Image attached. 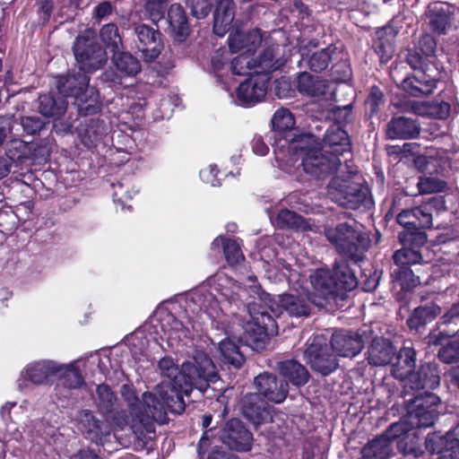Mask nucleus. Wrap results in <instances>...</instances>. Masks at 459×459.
<instances>
[{
    "label": "nucleus",
    "mask_w": 459,
    "mask_h": 459,
    "mask_svg": "<svg viewBox=\"0 0 459 459\" xmlns=\"http://www.w3.org/2000/svg\"><path fill=\"white\" fill-rule=\"evenodd\" d=\"M235 17V4L232 0H218L214 12L213 31L224 36L230 29Z\"/></svg>",
    "instance_id": "obj_25"
},
{
    "label": "nucleus",
    "mask_w": 459,
    "mask_h": 459,
    "mask_svg": "<svg viewBox=\"0 0 459 459\" xmlns=\"http://www.w3.org/2000/svg\"><path fill=\"white\" fill-rule=\"evenodd\" d=\"M212 248L222 247L225 258L230 264L238 263L243 258L239 247L235 240L220 237L212 242Z\"/></svg>",
    "instance_id": "obj_42"
},
{
    "label": "nucleus",
    "mask_w": 459,
    "mask_h": 459,
    "mask_svg": "<svg viewBox=\"0 0 459 459\" xmlns=\"http://www.w3.org/2000/svg\"><path fill=\"white\" fill-rule=\"evenodd\" d=\"M158 369L164 378L161 383L169 385L168 391L174 389L183 398L189 395L194 387L203 392L207 382L217 380L212 359L201 351L184 362L180 369L172 358L164 357L159 360Z\"/></svg>",
    "instance_id": "obj_2"
},
{
    "label": "nucleus",
    "mask_w": 459,
    "mask_h": 459,
    "mask_svg": "<svg viewBox=\"0 0 459 459\" xmlns=\"http://www.w3.org/2000/svg\"><path fill=\"white\" fill-rule=\"evenodd\" d=\"M58 375L64 378V385L69 388H78L83 384V378L74 364L63 365Z\"/></svg>",
    "instance_id": "obj_48"
},
{
    "label": "nucleus",
    "mask_w": 459,
    "mask_h": 459,
    "mask_svg": "<svg viewBox=\"0 0 459 459\" xmlns=\"http://www.w3.org/2000/svg\"><path fill=\"white\" fill-rule=\"evenodd\" d=\"M334 50L335 48L329 46L313 53L307 61L309 68L315 72L325 70L329 65Z\"/></svg>",
    "instance_id": "obj_46"
},
{
    "label": "nucleus",
    "mask_w": 459,
    "mask_h": 459,
    "mask_svg": "<svg viewBox=\"0 0 459 459\" xmlns=\"http://www.w3.org/2000/svg\"><path fill=\"white\" fill-rule=\"evenodd\" d=\"M329 194L339 205L354 210L366 202L368 190L358 174L350 172L347 177L339 175L333 178Z\"/></svg>",
    "instance_id": "obj_9"
},
{
    "label": "nucleus",
    "mask_w": 459,
    "mask_h": 459,
    "mask_svg": "<svg viewBox=\"0 0 459 459\" xmlns=\"http://www.w3.org/2000/svg\"><path fill=\"white\" fill-rule=\"evenodd\" d=\"M134 33L138 39L137 48L142 52L143 58L147 62L156 59L163 49L161 33L145 24L136 25Z\"/></svg>",
    "instance_id": "obj_16"
},
{
    "label": "nucleus",
    "mask_w": 459,
    "mask_h": 459,
    "mask_svg": "<svg viewBox=\"0 0 459 459\" xmlns=\"http://www.w3.org/2000/svg\"><path fill=\"white\" fill-rule=\"evenodd\" d=\"M415 227L414 229H429L432 227V213L430 204H423L414 208Z\"/></svg>",
    "instance_id": "obj_51"
},
{
    "label": "nucleus",
    "mask_w": 459,
    "mask_h": 459,
    "mask_svg": "<svg viewBox=\"0 0 459 459\" xmlns=\"http://www.w3.org/2000/svg\"><path fill=\"white\" fill-rule=\"evenodd\" d=\"M74 52L79 68L83 73L68 75L58 81V92L63 97L74 98L79 110L87 114L94 113L98 108L99 92L94 87H89L86 73L100 68L107 60L106 53L96 43V34L86 30L75 40Z\"/></svg>",
    "instance_id": "obj_1"
},
{
    "label": "nucleus",
    "mask_w": 459,
    "mask_h": 459,
    "mask_svg": "<svg viewBox=\"0 0 459 459\" xmlns=\"http://www.w3.org/2000/svg\"><path fill=\"white\" fill-rule=\"evenodd\" d=\"M100 38L104 44L111 48L112 50L118 49L122 43L118 29L114 23L104 25L100 30Z\"/></svg>",
    "instance_id": "obj_49"
},
{
    "label": "nucleus",
    "mask_w": 459,
    "mask_h": 459,
    "mask_svg": "<svg viewBox=\"0 0 459 459\" xmlns=\"http://www.w3.org/2000/svg\"><path fill=\"white\" fill-rule=\"evenodd\" d=\"M327 84L325 81L318 76L311 75L308 73H301L298 77V90L300 93L310 97L324 96Z\"/></svg>",
    "instance_id": "obj_34"
},
{
    "label": "nucleus",
    "mask_w": 459,
    "mask_h": 459,
    "mask_svg": "<svg viewBox=\"0 0 459 459\" xmlns=\"http://www.w3.org/2000/svg\"><path fill=\"white\" fill-rule=\"evenodd\" d=\"M254 53H242L236 56L231 62V71L238 75H247L251 71L255 72L256 60L253 57Z\"/></svg>",
    "instance_id": "obj_45"
},
{
    "label": "nucleus",
    "mask_w": 459,
    "mask_h": 459,
    "mask_svg": "<svg viewBox=\"0 0 459 459\" xmlns=\"http://www.w3.org/2000/svg\"><path fill=\"white\" fill-rule=\"evenodd\" d=\"M425 446L429 453L440 455L438 459H459V425L446 435L429 434Z\"/></svg>",
    "instance_id": "obj_14"
},
{
    "label": "nucleus",
    "mask_w": 459,
    "mask_h": 459,
    "mask_svg": "<svg viewBox=\"0 0 459 459\" xmlns=\"http://www.w3.org/2000/svg\"><path fill=\"white\" fill-rule=\"evenodd\" d=\"M310 298L303 296H294L291 294H284L279 297V304L277 307H282L290 316H307L310 314Z\"/></svg>",
    "instance_id": "obj_32"
},
{
    "label": "nucleus",
    "mask_w": 459,
    "mask_h": 459,
    "mask_svg": "<svg viewBox=\"0 0 459 459\" xmlns=\"http://www.w3.org/2000/svg\"><path fill=\"white\" fill-rule=\"evenodd\" d=\"M415 216L414 209L403 210L397 215V222L405 228L414 229Z\"/></svg>",
    "instance_id": "obj_60"
},
{
    "label": "nucleus",
    "mask_w": 459,
    "mask_h": 459,
    "mask_svg": "<svg viewBox=\"0 0 459 459\" xmlns=\"http://www.w3.org/2000/svg\"><path fill=\"white\" fill-rule=\"evenodd\" d=\"M403 423H394L382 436L369 441L361 450L363 459H389L393 455L392 442L404 431Z\"/></svg>",
    "instance_id": "obj_13"
},
{
    "label": "nucleus",
    "mask_w": 459,
    "mask_h": 459,
    "mask_svg": "<svg viewBox=\"0 0 459 459\" xmlns=\"http://www.w3.org/2000/svg\"><path fill=\"white\" fill-rule=\"evenodd\" d=\"M419 48L426 56H431L436 50V42L429 35L423 36L419 41Z\"/></svg>",
    "instance_id": "obj_61"
},
{
    "label": "nucleus",
    "mask_w": 459,
    "mask_h": 459,
    "mask_svg": "<svg viewBox=\"0 0 459 459\" xmlns=\"http://www.w3.org/2000/svg\"><path fill=\"white\" fill-rule=\"evenodd\" d=\"M416 352L412 348L400 350L396 362L393 365L392 374L395 378L404 381V393L420 388H436L439 385L440 377L435 364H424L414 371Z\"/></svg>",
    "instance_id": "obj_5"
},
{
    "label": "nucleus",
    "mask_w": 459,
    "mask_h": 459,
    "mask_svg": "<svg viewBox=\"0 0 459 459\" xmlns=\"http://www.w3.org/2000/svg\"><path fill=\"white\" fill-rule=\"evenodd\" d=\"M216 290L229 301H235L242 297L244 288L233 279L224 274L217 276Z\"/></svg>",
    "instance_id": "obj_39"
},
{
    "label": "nucleus",
    "mask_w": 459,
    "mask_h": 459,
    "mask_svg": "<svg viewBox=\"0 0 459 459\" xmlns=\"http://www.w3.org/2000/svg\"><path fill=\"white\" fill-rule=\"evenodd\" d=\"M393 257L397 266L392 272L393 279L400 281L403 289H410L419 284V277L415 276L409 267L421 262L422 255L420 251L411 247H403L395 251Z\"/></svg>",
    "instance_id": "obj_12"
},
{
    "label": "nucleus",
    "mask_w": 459,
    "mask_h": 459,
    "mask_svg": "<svg viewBox=\"0 0 459 459\" xmlns=\"http://www.w3.org/2000/svg\"><path fill=\"white\" fill-rule=\"evenodd\" d=\"M219 351L225 363L239 368L244 360L238 346L230 339H224L219 342Z\"/></svg>",
    "instance_id": "obj_41"
},
{
    "label": "nucleus",
    "mask_w": 459,
    "mask_h": 459,
    "mask_svg": "<svg viewBox=\"0 0 459 459\" xmlns=\"http://www.w3.org/2000/svg\"><path fill=\"white\" fill-rule=\"evenodd\" d=\"M366 331L341 330L332 336L331 346L337 356L355 357L363 349Z\"/></svg>",
    "instance_id": "obj_15"
},
{
    "label": "nucleus",
    "mask_w": 459,
    "mask_h": 459,
    "mask_svg": "<svg viewBox=\"0 0 459 459\" xmlns=\"http://www.w3.org/2000/svg\"><path fill=\"white\" fill-rule=\"evenodd\" d=\"M218 172L219 170L215 165H209L201 169L200 178L205 184L216 186L219 185V179L217 178Z\"/></svg>",
    "instance_id": "obj_58"
},
{
    "label": "nucleus",
    "mask_w": 459,
    "mask_h": 459,
    "mask_svg": "<svg viewBox=\"0 0 459 459\" xmlns=\"http://www.w3.org/2000/svg\"><path fill=\"white\" fill-rule=\"evenodd\" d=\"M383 94L377 87H372L367 103L371 107L372 110L382 102Z\"/></svg>",
    "instance_id": "obj_63"
},
{
    "label": "nucleus",
    "mask_w": 459,
    "mask_h": 459,
    "mask_svg": "<svg viewBox=\"0 0 459 459\" xmlns=\"http://www.w3.org/2000/svg\"><path fill=\"white\" fill-rule=\"evenodd\" d=\"M192 14L197 19L206 17L211 10L209 0H187Z\"/></svg>",
    "instance_id": "obj_57"
},
{
    "label": "nucleus",
    "mask_w": 459,
    "mask_h": 459,
    "mask_svg": "<svg viewBox=\"0 0 459 459\" xmlns=\"http://www.w3.org/2000/svg\"><path fill=\"white\" fill-rule=\"evenodd\" d=\"M273 223L280 229H289L300 231L312 230V226L308 221L304 220L296 212L287 209H282L278 212L277 216L273 220Z\"/></svg>",
    "instance_id": "obj_35"
},
{
    "label": "nucleus",
    "mask_w": 459,
    "mask_h": 459,
    "mask_svg": "<svg viewBox=\"0 0 459 459\" xmlns=\"http://www.w3.org/2000/svg\"><path fill=\"white\" fill-rule=\"evenodd\" d=\"M255 385L259 394L271 402L281 403L287 397L288 384L278 381L276 377L272 374L263 373L258 375L255 378Z\"/></svg>",
    "instance_id": "obj_20"
},
{
    "label": "nucleus",
    "mask_w": 459,
    "mask_h": 459,
    "mask_svg": "<svg viewBox=\"0 0 459 459\" xmlns=\"http://www.w3.org/2000/svg\"><path fill=\"white\" fill-rule=\"evenodd\" d=\"M188 306L193 303L197 309L204 310L210 317H217L220 312L219 301L213 294L203 289L191 294L187 301Z\"/></svg>",
    "instance_id": "obj_33"
},
{
    "label": "nucleus",
    "mask_w": 459,
    "mask_h": 459,
    "mask_svg": "<svg viewBox=\"0 0 459 459\" xmlns=\"http://www.w3.org/2000/svg\"><path fill=\"white\" fill-rule=\"evenodd\" d=\"M394 355L392 343L383 338H375L368 351V362L375 366L387 365Z\"/></svg>",
    "instance_id": "obj_27"
},
{
    "label": "nucleus",
    "mask_w": 459,
    "mask_h": 459,
    "mask_svg": "<svg viewBox=\"0 0 459 459\" xmlns=\"http://www.w3.org/2000/svg\"><path fill=\"white\" fill-rule=\"evenodd\" d=\"M168 19L175 39L179 42L184 41L189 28L183 7L178 4H171L168 11Z\"/></svg>",
    "instance_id": "obj_31"
},
{
    "label": "nucleus",
    "mask_w": 459,
    "mask_h": 459,
    "mask_svg": "<svg viewBox=\"0 0 459 459\" xmlns=\"http://www.w3.org/2000/svg\"><path fill=\"white\" fill-rule=\"evenodd\" d=\"M452 7L446 3H435L429 7L427 17L431 29L445 33L450 24Z\"/></svg>",
    "instance_id": "obj_28"
},
{
    "label": "nucleus",
    "mask_w": 459,
    "mask_h": 459,
    "mask_svg": "<svg viewBox=\"0 0 459 459\" xmlns=\"http://www.w3.org/2000/svg\"><path fill=\"white\" fill-rule=\"evenodd\" d=\"M250 319L244 326V340L252 349L259 351L264 348L269 335L275 331L273 317L257 304L248 306Z\"/></svg>",
    "instance_id": "obj_10"
},
{
    "label": "nucleus",
    "mask_w": 459,
    "mask_h": 459,
    "mask_svg": "<svg viewBox=\"0 0 459 459\" xmlns=\"http://www.w3.org/2000/svg\"><path fill=\"white\" fill-rule=\"evenodd\" d=\"M321 148L333 157L341 158L349 155L351 151L349 136L343 129L333 126L325 132Z\"/></svg>",
    "instance_id": "obj_21"
},
{
    "label": "nucleus",
    "mask_w": 459,
    "mask_h": 459,
    "mask_svg": "<svg viewBox=\"0 0 459 459\" xmlns=\"http://www.w3.org/2000/svg\"><path fill=\"white\" fill-rule=\"evenodd\" d=\"M431 111L433 114H431V117H435L440 119H445L448 117L450 112V105L446 102H441V103H436L432 104Z\"/></svg>",
    "instance_id": "obj_62"
},
{
    "label": "nucleus",
    "mask_w": 459,
    "mask_h": 459,
    "mask_svg": "<svg viewBox=\"0 0 459 459\" xmlns=\"http://www.w3.org/2000/svg\"><path fill=\"white\" fill-rule=\"evenodd\" d=\"M436 85L437 81L422 71L416 72L414 75L407 77L402 82L403 89L415 97L431 94Z\"/></svg>",
    "instance_id": "obj_24"
},
{
    "label": "nucleus",
    "mask_w": 459,
    "mask_h": 459,
    "mask_svg": "<svg viewBox=\"0 0 459 459\" xmlns=\"http://www.w3.org/2000/svg\"><path fill=\"white\" fill-rule=\"evenodd\" d=\"M417 186L420 194L429 195L432 193L442 192L446 189V184L437 178L423 177L420 178Z\"/></svg>",
    "instance_id": "obj_50"
},
{
    "label": "nucleus",
    "mask_w": 459,
    "mask_h": 459,
    "mask_svg": "<svg viewBox=\"0 0 459 459\" xmlns=\"http://www.w3.org/2000/svg\"><path fill=\"white\" fill-rule=\"evenodd\" d=\"M97 395L99 399V407L104 411H110L116 396L114 393L106 385H100L97 387Z\"/></svg>",
    "instance_id": "obj_53"
},
{
    "label": "nucleus",
    "mask_w": 459,
    "mask_h": 459,
    "mask_svg": "<svg viewBox=\"0 0 459 459\" xmlns=\"http://www.w3.org/2000/svg\"><path fill=\"white\" fill-rule=\"evenodd\" d=\"M121 394L127 403L130 414L135 418L142 400L135 395L134 390L127 385L122 386Z\"/></svg>",
    "instance_id": "obj_55"
},
{
    "label": "nucleus",
    "mask_w": 459,
    "mask_h": 459,
    "mask_svg": "<svg viewBox=\"0 0 459 459\" xmlns=\"http://www.w3.org/2000/svg\"><path fill=\"white\" fill-rule=\"evenodd\" d=\"M130 184V178H126L123 181L117 182V184H112L114 188L113 197L115 202H121L123 204L125 199L132 198V192L128 189Z\"/></svg>",
    "instance_id": "obj_56"
},
{
    "label": "nucleus",
    "mask_w": 459,
    "mask_h": 459,
    "mask_svg": "<svg viewBox=\"0 0 459 459\" xmlns=\"http://www.w3.org/2000/svg\"><path fill=\"white\" fill-rule=\"evenodd\" d=\"M376 51L380 55L381 59H389L394 52L393 46L390 43L385 44L381 41L376 42Z\"/></svg>",
    "instance_id": "obj_64"
},
{
    "label": "nucleus",
    "mask_w": 459,
    "mask_h": 459,
    "mask_svg": "<svg viewBox=\"0 0 459 459\" xmlns=\"http://www.w3.org/2000/svg\"><path fill=\"white\" fill-rule=\"evenodd\" d=\"M410 390L409 394L404 393V396H411L406 399L408 405L407 418L408 422L412 428H427L431 426L437 415V407L440 403L438 396L427 390Z\"/></svg>",
    "instance_id": "obj_8"
},
{
    "label": "nucleus",
    "mask_w": 459,
    "mask_h": 459,
    "mask_svg": "<svg viewBox=\"0 0 459 459\" xmlns=\"http://www.w3.org/2000/svg\"><path fill=\"white\" fill-rule=\"evenodd\" d=\"M113 61L117 70L127 75H134L141 70L139 61L129 53H115Z\"/></svg>",
    "instance_id": "obj_43"
},
{
    "label": "nucleus",
    "mask_w": 459,
    "mask_h": 459,
    "mask_svg": "<svg viewBox=\"0 0 459 459\" xmlns=\"http://www.w3.org/2000/svg\"><path fill=\"white\" fill-rule=\"evenodd\" d=\"M440 313L441 308L436 303L419 307L414 309L412 315L408 319V325L411 329L418 330L420 326L434 320Z\"/></svg>",
    "instance_id": "obj_36"
},
{
    "label": "nucleus",
    "mask_w": 459,
    "mask_h": 459,
    "mask_svg": "<svg viewBox=\"0 0 459 459\" xmlns=\"http://www.w3.org/2000/svg\"><path fill=\"white\" fill-rule=\"evenodd\" d=\"M433 150H429L426 154L418 156L414 162L419 169L429 174L439 173L446 161L443 156H435Z\"/></svg>",
    "instance_id": "obj_40"
},
{
    "label": "nucleus",
    "mask_w": 459,
    "mask_h": 459,
    "mask_svg": "<svg viewBox=\"0 0 459 459\" xmlns=\"http://www.w3.org/2000/svg\"><path fill=\"white\" fill-rule=\"evenodd\" d=\"M419 134V125L411 118L396 117L392 119L387 125L386 134L391 139L413 138Z\"/></svg>",
    "instance_id": "obj_30"
},
{
    "label": "nucleus",
    "mask_w": 459,
    "mask_h": 459,
    "mask_svg": "<svg viewBox=\"0 0 459 459\" xmlns=\"http://www.w3.org/2000/svg\"><path fill=\"white\" fill-rule=\"evenodd\" d=\"M450 335L443 332L430 333L428 337L429 345H441L438 351V358L445 363L450 364L459 359V341L449 340Z\"/></svg>",
    "instance_id": "obj_23"
},
{
    "label": "nucleus",
    "mask_w": 459,
    "mask_h": 459,
    "mask_svg": "<svg viewBox=\"0 0 459 459\" xmlns=\"http://www.w3.org/2000/svg\"><path fill=\"white\" fill-rule=\"evenodd\" d=\"M63 364L54 360H39L28 364L21 372V377L33 385H48L53 377L63 369Z\"/></svg>",
    "instance_id": "obj_17"
},
{
    "label": "nucleus",
    "mask_w": 459,
    "mask_h": 459,
    "mask_svg": "<svg viewBox=\"0 0 459 459\" xmlns=\"http://www.w3.org/2000/svg\"><path fill=\"white\" fill-rule=\"evenodd\" d=\"M166 3L163 0H148L145 4V11L149 19L157 22L164 16Z\"/></svg>",
    "instance_id": "obj_54"
},
{
    "label": "nucleus",
    "mask_w": 459,
    "mask_h": 459,
    "mask_svg": "<svg viewBox=\"0 0 459 459\" xmlns=\"http://www.w3.org/2000/svg\"><path fill=\"white\" fill-rule=\"evenodd\" d=\"M398 423H403L405 427L401 436L394 438V440H397L398 449L404 455L413 454L416 455L419 452L416 428L411 426L407 418Z\"/></svg>",
    "instance_id": "obj_37"
},
{
    "label": "nucleus",
    "mask_w": 459,
    "mask_h": 459,
    "mask_svg": "<svg viewBox=\"0 0 459 459\" xmlns=\"http://www.w3.org/2000/svg\"><path fill=\"white\" fill-rule=\"evenodd\" d=\"M242 412L255 424H260L269 414L266 410V403L258 394H248L243 397Z\"/></svg>",
    "instance_id": "obj_26"
},
{
    "label": "nucleus",
    "mask_w": 459,
    "mask_h": 459,
    "mask_svg": "<svg viewBox=\"0 0 459 459\" xmlns=\"http://www.w3.org/2000/svg\"><path fill=\"white\" fill-rule=\"evenodd\" d=\"M39 112L46 117L62 116L67 108V102L62 97L54 98L51 95H42L39 98Z\"/></svg>",
    "instance_id": "obj_38"
},
{
    "label": "nucleus",
    "mask_w": 459,
    "mask_h": 459,
    "mask_svg": "<svg viewBox=\"0 0 459 459\" xmlns=\"http://www.w3.org/2000/svg\"><path fill=\"white\" fill-rule=\"evenodd\" d=\"M329 351L327 340L323 335H316L305 351L306 361L312 369L324 376L329 375L339 366L337 355Z\"/></svg>",
    "instance_id": "obj_11"
},
{
    "label": "nucleus",
    "mask_w": 459,
    "mask_h": 459,
    "mask_svg": "<svg viewBox=\"0 0 459 459\" xmlns=\"http://www.w3.org/2000/svg\"><path fill=\"white\" fill-rule=\"evenodd\" d=\"M22 125L28 134H34L41 130L44 123L39 117H22Z\"/></svg>",
    "instance_id": "obj_59"
},
{
    "label": "nucleus",
    "mask_w": 459,
    "mask_h": 459,
    "mask_svg": "<svg viewBox=\"0 0 459 459\" xmlns=\"http://www.w3.org/2000/svg\"><path fill=\"white\" fill-rule=\"evenodd\" d=\"M221 441L230 449L248 451L253 441L252 434L237 419L229 420L221 433Z\"/></svg>",
    "instance_id": "obj_18"
},
{
    "label": "nucleus",
    "mask_w": 459,
    "mask_h": 459,
    "mask_svg": "<svg viewBox=\"0 0 459 459\" xmlns=\"http://www.w3.org/2000/svg\"><path fill=\"white\" fill-rule=\"evenodd\" d=\"M168 389V384L160 383L153 391L143 394L135 419L146 428L152 421L163 423L168 410L175 413L184 411V398L176 390Z\"/></svg>",
    "instance_id": "obj_4"
},
{
    "label": "nucleus",
    "mask_w": 459,
    "mask_h": 459,
    "mask_svg": "<svg viewBox=\"0 0 459 459\" xmlns=\"http://www.w3.org/2000/svg\"><path fill=\"white\" fill-rule=\"evenodd\" d=\"M310 282L314 289L311 302L320 307L326 306L339 290H351L358 285L355 273L344 258L335 261L333 274L328 269L316 270L310 274Z\"/></svg>",
    "instance_id": "obj_3"
},
{
    "label": "nucleus",
    "mask_w": 459,
    "mask_h": 459,
    "mask_svg": "<svg viewBox=\"0 0 459 459\" xmlns=\"http://www.w3.org/2000/svg\"><path fill=\"white\" fill-rule=\"evenodd\" d=\"M80 424L82 426L84 431L93 433L96 436L103 434L100 422L94 418L92 413L89 411H82L79 414Z\"/></svg>",
    "instance_id": "obj_52"
},
{
    "label": "nucleus",
    "mask_w": 459,
    "mask_h": 459,
    "mask_svg": "<svg viewBox=\"0 0 459 459\" xmlns=\"http://www.w3.org/2000/svg\"><path fill=\"white\" fill-rule=\"evenodd\" d=\"M281 64V60L275 59L274 48H266L256 61L255 74L266 75V74L277 70Z\"/></svg>",
    "instance_id": "obj_44"
},
{
    "label": "nucleus",
    "mask_w": 459,
    "mask_h": 459,
    "mask_svg": "<svg viewBox=\"0 0 459 459\" xmlns=\"http://www.w3.org/2000/svg\"><path fill=\"white\" fill-rule=\"evenodd\" d=\"M228 41L231 52L255 53L261 44L262 36L257 29L248 31L236 30L230 34Z\"/></svg>",
    "instance_id": "obj_22"
},
{
    "label": "nucleus",
    "mask_w": 459,
    "mask_h": 459,
    "mask_svg": "<svg viewBox=\"0 0 459 459\" xmlns=\"http://www.w3.org/2000/svg\"><path fill=\"white\" fill-rule=\"evenodd\" d=\"M310 136H302L289 144V149L295 153L300 152L305 173L316 179H325L341 165V158L333 157L322 148H309Z\"/></svg>",
    "instance_id": "obj_6"
},
{
    "label": "nucleus",
    "mask_w": 459,
    "mask_h": 459,
    "mask_svg": "<svg viewBox=\"0 0 459 459\" xmlns=\"http://www.w3.org/2000/svg\"><path fill=\"white\" fill-rule=\"evenodd\" d=\"M278 371L284 379L296 386L306 385L309 379L306 368L293 359L280 362Z\"/></svg>",
    "instance_id": "obj_29"
},
{
    "label": "nucleus",
    "mask_w": 459,
    "mask_h": 459,
    "mask_svg": "<svg viewBox=\"0 0 459 459\" xmlns=\"http://www.w3.org/2000/svg\"><path fill=\"white\" fill-rule=\"evenodd\" d=\"M272 125L274 130L283 132L291 129L295 125V120L288 109L280 108L273 114Z\"/></svg>",
    "instance_id": "obj_47"
},
{
    "label": "nucleus",
    "mask_w": 459,
    "mask_h": 459,
    "mask_svg": "<svg viewBox=\"0 0 459 459\" xmlns=\"http://www.w3.org/2000/svg\"><path fill=\"white\" fill-rule=\"evenodd\" d=\"M268 77L255 75L246 80L237 89V98L241 105H255L260 102L267 92Z\"/></svg>",
    "instance_id": "obj_19"
},
{
    "label": "nucleus",
    "mask_w": 459,
    "mask_h": 459,
    "mask_svg": "<svg viewBox=\"0 0 459 459\" xmlns=\"http://www.w3.org/2000/svg\"><path fill=\"white\" fill-rule=\"evenodd\" d=\"M325 236L336 250L354 261L360 262L370 240L368 236L348 223L325 229Z\"/></svg>",
    "instance_id": "obj_7"
}]
</instances>
